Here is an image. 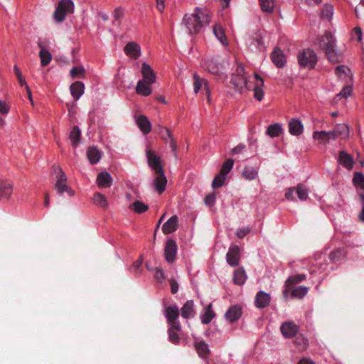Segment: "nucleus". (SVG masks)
I'll return each mask as SVG.
<instances>
[{"label": "nucleus", "instance_id": "nucleus-1", "mask_svg": "<svg viewBox=\"0 0 364 364\" xmlns=\"http://www.w3.org/2000/svg\"><path fill=\"white\" fill-rule=\"evenodd\" d=\"M210 21L209 12L206 10L196 8L193 14H186L183 22L190 34L199 33L201 28L207 26Z\"/></svg>", "mask_w": 364, "mask_h": 364}, {"label": "nucleus", "instance_id": "nucleus-2", "mask_svg": "<svg viewBox=\"0 0 364 364\" xmlns=\"http://www.w3.org/2000/svg\"><path fill=\"white\" fill-rule=\"evenodd\" d=\"M230 84L235 91L241 92L243 87H245L247 90L254 91V97L258 101H262L264 97V91L262 87L264 86L263 79L258 75H255V85L252 87L251 85L248 83L245 77H240L232 75Z\"/></svg>", "mask_w": 364, "mask_h": 364}, {"label": "nucleus", "instance_id": "nucleus-3", "mask_svg": "<svg viewBox=\"0 0 364 364\" xmlns=\"http://www.w3.org/2000/svg\"><path fill=\"white\" fill-rule=\"evenodd\" d=\"M319 47L324 50L326 56L332 63H340L342 60V54L336 49V39L333 35L326 31L325 34L319 38Z\"/></svg>", "mask_w": 364, "mask_h": 364}, {"label": "nucleus", "instance_id": "nucleus-4", "mask_svg": "<svg viewBox=\"0 0 364 364\" xmlns=\"http://www.w3.org/2000/svg\"><path fill=\"white\" fill-rule=\"evenodd\" d=\"M53 168L57 178L55 184V189L58 194L62 196L65 192H66L70 196H73L75 195V191L68 186L67 177L63 169L56 165H54Z\"/></svg>", "mask_w": 364, "mask_h": 364}, {"label": "nucleus", "instance_id": "nucleus-5", "mask_svg": "<svg viewBox=\"0 0 364 364\" xmlns=\"http://www.w3.org/2000/svg\"><path fill=\"white\" fill-rule=\"evenodd\" d=\"M74 3L72 0H60L53 13V18L58 23L63 22L67 15L74 12Z\"/></svg>", "mask_w": 364, "mask_h": 364}, {"label": "nucleus", "instance_id": "nucleus-6", "mask_svg": "<svg viewBox=\"0 0 364 364\" xmlns=\"http://www.w3.org/2000/svg\"><path fill=\"white\" fill-rule=\"evenodd\" d=\"M204 68L210 73L220 76L225 69V62L218 57H213L205 60Z\"/></svg>", "mask_w": 364, "mask_h": 364}, {"label": "nucleus", "instance_id": "nucleus-7", "mask_svg": "<svg viewBox=\"0 0 364 364\" xmlns=\"http://www.w3.org/2000/svg\"><path fill=\"white\" fill-rule=\"evenodd\" d=\"M299 64L302 68H314L316 62L317 56L316 53L310 49H305L300 51L297 56Z\"/></svg>", "mask_w": 364, "mask_h": 364}, {"label": "nucleus", "instance_id": "nucleus-8", "mask_svg": "<svg viewBox=\"0 0 364 364\" xmlns=\"http://www.w3.org/2000/svg\"><path fill=\"white\" fill-rule=\"evenodd\" d=\"M165 316L168 323L176 330H181V324L177 321L179 317V310L176 305L169 306L166 309Z\"/></svg>", "mask_w": 364, "mask_h": 364}, {"label": "nucleus", "instance_id": "nucleus-9", "mask_svg": "<svg viewBox=\"0 0 364 364\" xmlns=\"http://www.w3.org/2000/svg\"><path fill=\"white\" fill-rule=\"evenodd\" d=\"M240 249L236 245H232L226 254V260L231 267H236L239 264L240 257Z\"/></svg>", "mask_w": 364, "mask_h": 364}, {"label": "nucleus", "instance_id": "nucleus-10", "mask_svg": "<svg viewBox=\"0 0 364 364\" xmlns=\"http://www.w3.org/2000/svg\"><path fill=\"white\" fill-rule=\"evenodd\" d=\"M146 154L149 166L154 170L155 172L163 171L161 159L153 150L147 147Z\"/></svg>", "mask_w": 364, "mask_h": 364}, {"label": "nucleus", "instance_id": "nucleus-11", "mask_svg": "<svg viewBox=\"0 0 364 364\" xmlns=\"http://www.w3.org/2000/svg\"><path fill=\"white\" fill-rule=\"evenodd\" d=\"M298 326L291 321L284 322L280 326V331L284 337L291 338L298 333Z\"/></svg>", "mask_w": 364, "mask_h": 364}, {"label": "nucleus", "instance_id": "nucleus-12", "mask_svg": "<svg viewBox=\"0 0 364 364\" xmlns=\"http://www.w3.org/2000/svg\"><path fill=\"white\" fill-rule=\"evenodd\" d=\"M176 252V242L172 239L168 240L164 250L165 257L168 262H173L175 260Z\"/></svg>", "mask_w": 364, "mask_h": 364}, {"label": "nucleus", "instance_id": "nucleus-13", "mask_svg": "<svg viewBox=\"0 0 364 364\" xmlns=\"http://www.w3.org/2000/svg\"><path fill=\"white\" fill-rule=\"evenodd\" d=\"M13 193V184L0 179V201L8 200Z\"/></svg>", "mask_w": 364, "mask_h": 364}, {"label": "nucleus", "instance_id": "nucleus-14", "mask_svg": "<svg viewBox=\"0 0 364 364\" xmlns=\"http://www.w3.org/2000/svg\"><path fill=\"white\" fill-rule=\"evenodd\" d=\"M193 86L194 92L198 93V91L203 87L205 94L207 95L208 100L210 101V90L208 87V81L200 78L198 75H193Z\"/></svg>", "mask_w": 364, "mask_h": 364}, {"label": "nucleus", "instance_id": "nucleus-15", "mask_svg": "<svg viewBox=\"0 0 364 364\" xmlns=\"http://www.w3.org/2000/svg\"><path fill=\"white\" fill-rule=\"evenodd\" d=\"M141 73L142 75V79L144 82L154 84L156 82V76L153 69L149 65L146 63H143L141 65Z\"/></svg>", "mask_w": 364, "mask_h": 364}, {"label": "nucleus", "instance_id": "nucleus-16", "mask_svg": "<svg viewBox=\"0 0 364 364\" xmlns=\"http://www.w3.org/2000/svg\"><path fill=\"white\" fill-rule=\"evenodd\" d=\"M125 54L132 58L137 59L141 55V48L135 42H129L124 48Z\"/></svg>", "mask_w": 364, "mask_h": 364}, {"label": "nucleus", "instance_id": "nucleus-17", "mask_svg": "<svg viewBox=\"0 0 364 364\" xmlns=\"http://www.w3.org/2000/svg\"><path fill=\"white\" fill-rule=\"evenodd\" d=\"M156 174V178L154 181L155 189L159 194H161L165 188L167 183L166 178L164 175V170L155 172Z\"/></svg>", "mask_w": 364, "mask_h": 364}, {"label": "nucleus", "instance_id": "nucleus-18", "mask_svg": "<svg viewBox=\"0 0 364 364\" xmlns=\"http://www.w3.org/2000/svg\"><path fill=\"white\" fill-rule=\"evenodd\" d=\"M271 297L269 294L260 291L257 292L255 299V304L258 309H263L269 306Z\"/></svg>", "mask_w": 364, "mask_h": 364}, {"label": "nucleus", "instance_id": "nucleus-19", "mask_svg": "<svg viewBox=\"0 0 364 364\" xmlns=\"http://www.w3.org/2000/svg\"><path fill=\"white\" fill-rule=\"evenodd\" d=\"M271 58L273 63L278 68H283L285 65L286 60L283 51L276 48L272 53Z\"/></svg>", "mask_w": 364, "mask_h": 364}, {"label": "nucleus", "instance_id": "nucleus-20", "mask_svg": "<svg viewBox=\"0 0 364 364\" xmlns=\"http://www.w3.org/2000/svg\"><path fill=\"white\" fill-rule=\"evenodd\" d=\"M151 85L153 84L140 80L136 84V92L141 96H149L152 93Z\"/></svg>", "mask_w": 364, "mask_h": 364}, {"label": "nucleus", "instance_id": "nucleus-21", "mask_svg": "<svg viewBox=\"0 0 364 364\" xmlns=\"http://www.w3.org/2000/svg\"><path fill=\"white\" fill-rule=\"evenodd\" d=\"M136 123L144 134H147L151 132V122L145 115L138 116L136 119Z\"/></svg>", "mask_w": 364, "mask_h": 364}, {"label": "nucleus", "instance_id": "nucleus-22", "mask_svg": "<svg viewBox=\"0 0 364 364\" xmlns=\"http://www.w3.org/2000/svg\"><path fill=\"white\" fill-rule=\"evenodd\" d=\"M160 136L166 144H169L172 153L173 154L174 156H176L177 145L176 141L171 135V131L168 129L164 130V132L161 134Z\"/></svg>", "mask_w": 364, "mask_h": 364}, {"label": "nucleus", "instance_id": "nucleus-23", "mask_svg": "<svg viewBox=\"0 0 364 364\" xmlns=\"http://www.w3.org/2000/svg\"><path fill=\"white\" fill-rule=\"evenodd\" d=\"M306 279L305 274H296L288 278L285 283V289L284 291V296L287 297L289 291L291 290V286L299 283Z\"/></svg>", "mask_w": 364, "mask_h": 364}, {"label": "nucleus", "instance_id": "nucleus-24", "mask_svg": "<svg viewBox=\"0 0 364 364\" xmlns=\"http://www.w3.org/2000/svg\"><path fill=\"white\" fill-rule=\"evenodd\" d=\"M97 183L100 188H109L112 184V178L108 172H101L97 177Z\"/></svg>", "mask_w": 364, "mask_h": 364}, {"label": "nucleus", "instance_id": "nucleus-25", "mask_svg": "<svg viewBox=\"0 0 364 364\" xmlns=\"http://www.w3.org/2000/svg\"><path fill=\"white\" fill-rule=\"evenodd\" d=\"M178 228V217H171L163 225L162 231L164 234H170L176 230Z\"/></svg>", "mask_w": 364, "mask_h": 364}, {"label": "nucleus", "instance_id": "nucleus-26", "mask_svg": "<svg viewBox=\"0 0 364 364\" xmlns=\"http://www.w3.org/2000/svg\"><path fill=\"white\" fill-rule=\"evenodd\" d=\"M70 92L75 100H78L84 93L85 85L80 81L73 82L70 87Z\"/></svg>", "mask_w": 364, "mask_h": 364}, {"label": "nucleus", "instance_id": "nucleus-27", "mask_svg": "<svg viewBox=\"0 0 364 364\" xmlns=\"http://www.w3.org/2000/svg\"><path fill=\"white\" fill-rule=\"evenodd\" d=\"M303 124L299 119H293L289 122V132L291 134L300 135L303 132Z\"/></svg>", "mask_w": 364, "mask_h": 364}, {"label": "nucleus", "instance_id": "nucleus-28", "mask_svg": "<svg viewBox=\"0 0 364 364\" xmlns=\"http://www.w3.org/2000/svg\"><path fill=\"white\" fill-rule=\"evenodd\" d=\"M242 315L241 308L237 306H231L225 314L226 319L232 323L238 320Z\"/></svg>", "mask_w": 364, "mask_h": 364}, {"label": "nucleus", "instance_id": "nucleus-29", "mask_svg": "<svg viewBox=\"0 0 364 364\" xmlns=\"http://www.w3.org/2000/svg\"><path fill=\"white\" fill-rule=\"evenodd\" d=\"M181 312L182 317L184 318L193 317L195 315L193 301H187L181 308Z\"/></svg>", "mask_w": 364, "mask_h": 364}, {"label": "nucleus", "instance_id": "nucleus-30", "mask_svg": "<svg viewBox=\"0 0 364 364\" xmlns=\"http://www.w3.org/2000/svg\"><path fill=\"white\" fill-rule=\"evenodd\" d=\"M346 256L344 248H337L329 253L328 258L333 263H337L343 259Z\"/></svg>", "mask_w": 364, "mask_h": 364}, {"label": "nucleus", "instance_id": "nucleus-31", "mask_svg": "<svg viewBox=\"0 0 364 364\" xmlns=\"http://www.w3.org/2000/svg\"><path fill=\"white\" fill-rule=\"evenodd\" d=\"M87 156L90 164H95L101 159L102 153L95 146L89 147L87 151Z\"/></svg>", "mask_w": 364, "mask_h": 364}, {"label": "nucleus", "instance_id": "nucleus-32", "mask_svg": "<svg viewBox=\"0 0 364 364\" xmlns=\"http://www.w3.org/2000/svg\"><path fill=\"white\" fill-rule=\"evenodd\" d=\"M338 162L348 169H351L353 166V158L344 151L340 152Z\"/></svg>", "mask_w": 364, "mask_h": 364}, {"label": "nucleus", "instance_id": "nucleus-33", "mask_svg": "<svg viewBox=\"0 0 364 364\" xmlns=\"http://www.w3.org/2000/svg\"><path fill=\"white\" fill-rule=\"evenodd\" d=\"M247 275L242 267L237 269L233 274V282L237 285H242L245 283Z\"/></svg>", "mask_w": 364, "mask_h": 364}, {"label": "nucleus", "instance_id": "nucleus-34", "mask_svg": "<svg viewBox=\"0 0 364 364\" xmlns=\"http://www.w3.org/2000/svg\"><path fill=\"white\" fill-rule=\"evenodd\" d=\"M282 125L279 123H275L268 126L266 134L272 138L277 137L282 133Z\"/></svg>", "mask_w": 364, "mask_h": 364}, {"label": "nucleus", "instance_id": "nucleus-35", "mask_svg": "<svg viewBox=\"0 0 364 364\" xmlns=\"http://www.w3.org/2000/svg\"><path fill=\"white\" fill-rule=\"evenodd\" d=\"M213 33L223 45H228V40L222 26L216 24L213 27Z\"/></svg>", "mask_w": 364, "mask_h": 364}, {"label": "nucleus", "instance_id": "nucleus-36", "mask_svg": "<svg viewBox=\"0 0 364 364\" xmlns=\"http://www.w3.org/2000/svg\"><path fill=\"white\" fill-rule=\"evenodd\" d=\"M129 209L134 210L137 214H141L147 211L149 206L140 200H135L129 205Z\"/></svg>", "mask_w": 364, "mask_h": 364}, {"label": "nucleus", "instance_id": "nucleus-37", "mask_svg": "<svg viewBox=\"0 0 364 364\" xmlns=\"http://www.w3.org/2000/svg\"><path fill=\"white\" fill-rule=\"evenodd\" d=\"M215 314L212 309V304H208L205 309L203 315L201 317V321L203 324L209 323L215 317Z\"/></svg>", "mask_w": 364, "mask_h": 364}, {"label": "nucleus", "instance_id": "nucleus-38", "mask_svg": "<svg viewBox=\"0 0 364 364\" xmlns=\"http://www.w3.org/2000/svg\"><path fill=\"white\" fill-rule=\"evenodd\" d=\"M81 136V132L78 127L74 126L70 133L69 138L71 141L72 145L76 147L79 143Z\"/></svg>", "mask_w": 364, "mask_h": 364}, {"label": "nucleus", "instance_id": "nucleus-39", "mask_svg": "<svg viewBox=\"0 0 364 364\" xmlns=\"http://www.w3.org/2000/svg\"><path fill=\"white\" fill-rule=\"evenodd\" d=\"M196 350L200 357L205 358L210 353V350L208 345L204 341H200L196 343Z\"/></svg>", "mask_w": 364, "mask_h": 364}, {"label": "nucleus", "instance_id": "nucleus-40", "mask_svg": "<svg viewBox=\"0 0 364 364\" xmlns=\"http://www.w3.org/2000/svg\"><path fill=\"white\" fill-rule=\"evenodd\" d=\"M39 58H41V64L43 67L47 66L52 60L51 54L46 48L41 49Z\"/></svg>", "mask_w": 364, "mask_h": 364}, {"label": "nucleus", "instance_id": "nucleus-41", "mask_svg": "<svg viewBox=\"0 0 364 364\" xmlns=\"http://www.w3.org/2000/svg\"><path fill=\"white\" fill-rule=\"evenodd\" d=\"M257 171L255 168L250 166L245 167L242 171L243 177L249 181L255 179L257 177Z\"/></svg>", "mask_w": 364, "mask_h": 364}, {"label": "nucleus", "instance_id": "nucleus-42", "mask_svg": "<svg viewBox=\"0 0 364 364\" xmlns=\"http://www.w3.org/2000/svg\"><path fill=\"white\" fill-rule=\"evenodd\" d=\"M296 195L300 200H306L308 198V189L304 184H299L296 188Z\"/></svg>", "mask_w": 364, "mask_h": 364}, {"label": "nucleus", "instance_id": "nucleus-43", "mask_svg": "<svg viewBox=\"0 0 364 364\" xmlns=\"http://www.w3.org/2000/svg\"><path fill=\"white\" fill-rule=\"evenodd\" d=\"M333 14V7L331 4H325L321 13V16L323 19L330 21Z\"/></svg>", "mask_w": 364, "mask_h": 364}, {"label": "nucleus", "instance_id": "nucleus-44", "mask_svg": "<svg viewBox=\"0 0 364 364\" xmlns=\"http://www.w3.org/2000/svg\"><path fill=\"white\" fill-rule=\"evenodd\" d=\"M334 131L338 137L345 138L348 135V127L344 124H338Z\"/></svg>", "mask_w": 364, "mask_h": 364}, {"label": "nucleus", "instance_id": "nucleus-45", "mask_svg": "<svg viewBox=\"0 0 364 364\" xmlns=\"http://www.w3.org/2000/svg\"><path fill=\"white\" fill-rule=\"evenodd\" d=\"M259 4L264 12L271 13L274 8L273 0H259Z\"/></svg>", "mask_w": 364, "mask_h": 364}, {"label": "nucleus", "instance_id": "nucleus-46", "mask_svg": "<svg viewBox=\"0 0 364 364\" xmlns=\"http://www.w3.org/2000/svg\"><path fill=\"white\" fill-rule=\"evenodd\" d=\"M94 203L101 207L106 208L107 206V201L105 196L100 193H96L93 197Z\"/></svg>", "mask_w": 364, "mask_h": 364}, {"label": "nucleus", "instance_id": "nucleus-47", "mask_svg": "<svg viewBox=\"0 0 364 364\" xmlns=\"http://www.w3.org/2000/svg\"><path fill=\"white\" fill-rule=\"evenodd\" d=\"M308 292V289L304 286H299L291 290V295L299 299L303 298Z\"/></svg>", "mask_w": 364, "mask_h": 364}, {"label": "nucleus", "instance_id": "nucleus-48", "mask_svg": "<svg viewBox=\"0 0 364 364\" xmlns=\"http://www.w3.org/2000/svg\"><path fill=\"white\" fill-rule=\"evenodd\" d=\"M179 331L180 330H176V328H174L173 326H171V327L168 328V338L169 341L173 344H177L179 343L180 338L177 333V332Z\"/></svg>", "mask_w": 364, "mask_h": 364}, {"label": "nucleus", "instance_id": "nucleus-49", "mask_svg": "<svg viewBox=\"0 0 364 364\" xmlns=\"http://www.w3.org/2000/svg\"><path fill=\"white\" fill-rule=\"evenodd\" d=\"M234 160L232 159H227L223 164L220 173L226 175L231 171L233 167Z\"/></svg>", "mask_w": 364, "mask_h": 364}, {"label": "nucleus", "instance_id": "nucleus-50", "mask_svg": "<svg viewBox=\"0 0 364 364\" xmlns=\"http://www.w3.org/2000/svg\"><path fill=\"white\" fill-rule=\"evenodd\" d=\"M226 179V176L220 173H219L214 178L213 182H212V186L213 188H218L220 186H222Z\"/></svg>", "mask_w": 364, "mask_h": 364}, {"label": "nucleus", "instance_id": "nucleus-51", "mask_svg": "<svg viewBox=\"0 0 364 364\" xmlns=\"http://www.w3.org/2000/svg\"><path fill=\"white\" fill-rule=\"evenodd\" d=\"M142 263H143L142 258L141 257L139 258L131 266L130 271H132V272H134L136 274H139L142 269V268H141Z\"/></svg>", "mask_w": 364, "mask_h": 364}, {"label": "nucleus", "instance_id": "nucleus-52", "mask_svg": "<svg viewBox=\"0 0 364 364\" xmlns=\"http://www.w3.org/2000/svg\"><path fill=\"white\" fill-rule=\"evenodd\" d=\"M313 138L316 140H318L320 142H326L327 141V136L325 131H316L313 133Z\"/></svg>", "mask_w": 364, "mask_h": 364}, {"label": "nucleus", "instance_id": "nucleus-53", "mask_svg": "<svg viewBox=\"0 0 364 364\" xmlns=\"http://www.w3.org/2000/svg\"><path fill=\"white\" fill-rule=\"evenodd\" d=\"M153 272H154V278L157 279L159 282H162L164 280V272L162 269V268L157 267L154 269Z\"/></svg>", "mask_w": 364, "mask_h": 364}, {"label": "nucleus", "instance_id": "nucleus-54", "mask_svg": "<svg viewBox=\"0 0 364 364\" xmlns=\"http://www.w3.org/2000/svg\"><path fill=\"white\" fill-rule=\"evenodd\" d=\"M84 68L82 67H73L70 70V75L72 77L75 78L80 77L84 73Z\"/></svg>", "mask_w": 364, "mask_h": 364}, {"label": "nucleus", "instance_id": "nucleus-55", "mask_svg": "<svg viewBox=\"0 0 364 364\" xmlns=\"http://www.w3.org/2000/svg\"><path fill=\"white\" fill-rule=\"evenodd\" d=\"M353 182L360 187H364V176L360 173H355L353 177Z\"/></svg>", "mask_w": 364, "mask_h": 364}, {"label": "nucleus", "instance_id": "nucleus-56", "mask_svg": "<svg viewBox=\"0 0 364 364\" xmlns=\"http://www.w3.org/2000/svg\"><path fill=\"white\" fill-rule=\"evenodd\" d=\"M336 73L339 77H341L342 75H348L347 73H350V70L344 65H339L336 67Z\"/></svg>", "mask_w": 364, "mask_h": 364}, {"label": "nucleus", "instance_id": "nucleus-57", "mask_svg": "<svg viewBox=\"0 0 364 364\" xmlns=\"http://www.w3.org/2000/svg\"><path fill=\"white\" fill-rule=\"evenodd\" d=\"M351 87L350 86H346L343 88V90L341 91L339 94L337 95L336 97H345L346 98L348 96H349L351 93Z\"/></svg>", "mask_w": 364, "mask_h": 364}, {"label": "nucleus", "instance_id": "nucleus-58", "mask_svg": "<svg viewBox=\"0 0 364 364\" xmlns=\"http://www.w3.org/2000/svg\"><path fill=\"white\" fill-rule=\"evenodd\" d=\"M250 232V229L249 228L239 229L236 232V235L238 238L245 237L249 232Z\"/></svg>", "mask_w": 364, "mask_h": 364}, {"label": "nucleus", "instance_id": "nucleus-59", "mask_svg": "<svg viewBox=\"0 0 364 364\" xmlns=\"http://www.w3.org/2000/svg\"><path fill=\"white\" fill-rule=\"evenodd\" d=\"M252 41H253V44L255 46H257V48L259 50L262 51L264 48L262 38L260 36H257L255 38H253Z\"/></svg>", "mask_w": 364, "mask_h": 364}, {"label": "nucleus", "instance_id": "nucleus-60", "mask_svg": "<svg viewBox=\"0 0 364 364\" xmlns=\"http://www.w3.org/2000/svg\"><path fill=\"white\" fill-rule=\"evenodd\" d=\"M205 203L208 205H213L215 201V194H209L204 199Z\"/></svg>", "mask_w": 364, "mask_h": 364}, {"label": "nucleus", "instance_id": "nucleus-61", "mask_svg": "<svg viewBox=\"0 0 364 364\" xmlns=\"http://www.w3.org/2000/svg\"><path fill=\"white\" fill-rule=\"evenodd\" d=\"M169 283L171 285V291L173 294H175L178 290V284L173 279H170Z\"/></svg>", "mask_w": 364, "mask_h": 364}, {"label": "nucleus", "instance_id": "nucleus-62", "mask_svg": "<svg viewBox=\"0 0 364 364\" xmlns=\"http://www.w3.org/2000/svg\"><path fill=\"white\" fill-rule=\"evenodd\" d=\"M9 111V107L7 105V104L0 100V113L2 114H6Z\"/></svg>", "mask_w": 364, "mask_h": 364}, {"label": "nucleus", "instance_id": "nucleus-63", "mask_svg": "<svg viewBox=\"0 0 364 364\" xmlns=\"http://www.w3.org/2000/svg\"><path fill=\"white\" fill-rule=\"evenodd\" d=\"M124 16L123 10L121 7H117L114 12V17L115 20H120Z\"/></svg>", "mask_w": 364, "mask_h": 364}, {"label": "nucleus", "instance_id": "nucleus-64", "mask_svg": "<svg viewBox=\"0 0 364 364\" xmlns=\"http://www.w3.org/2000/svg\"><path fill=\"white\" fill-rule=\"evenodd\" d=\"M245 69L242 65H238L236 68L235 73L232 75L240 77H244Z\"/></svg>", "mask_w": 364, "mask_h": 364}]
</instances>
